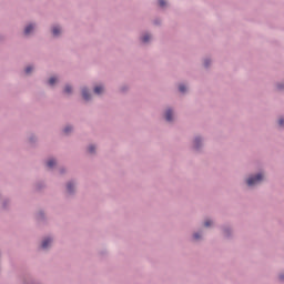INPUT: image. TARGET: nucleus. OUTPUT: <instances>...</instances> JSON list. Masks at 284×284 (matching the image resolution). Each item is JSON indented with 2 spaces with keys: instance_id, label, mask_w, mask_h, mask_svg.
<instances>
[{
  "instance_id": "obj_1",
  "label": "nucleus",
  "mask_w": 284,
  "mask_h": 284,
  "mask_svg": "<svg viewBox=\"0 0 284 284\" xmlns=\"http://www.w3.org/2000/svg\"><path fill=\"white\" fill-rule=\"evenodd\" d=\"M261 181H263V174L260 173L256 176L248 178L246 183L250 187H252L253 185H258Z\"/></svg>"
},
{
  "instance_id": "obj_2",
  "label": "nucleus",
  "mask_w": 284,
  "mask_h": 284,
  "mask_svg": "<svg viewBox=\"0 0 284 284\" xmlns=\"http://www.w3.org/2000/svg\"><path fill=\"white\" fill-rule=\"evenodd\" d=\"M51 243H52L51 239L43 240L42 245H41L42 250H48V247L50 246Z\"/></svg>"
},
{
  "instance_id": "obj_3",
  "label": "nucleus",
  "mask_w": 284,
  "mask_h": 284,
  "mask_svg": "<svg viewBox=\"0 0 284 284\" xmlns=\"http://www.w3.org/2000/svg\"><path fill=\"white\" fill-rule=\"evenodd\" d=\"M52 33H53V37H59V34H61V28L53 27Z\"/></svg>"
},
{
  "instance_id": "obj_4",
  "label": "nucleus",
  "mask_w": 284,
  "mask_h": 284,
  "mask_svg": "<svg viewBox=\"0 0 284 284\" xmlns=\"http://www.w3.org/2000/svg\"><path fill=\"white\" fill-rule=\"evenodd\" d=\"M33 30H34V26L29 24L24 29V34H30V32H32Z\"/></svg>"
},
{
  "instance_id": "obj_5",
  "label": "nucleus",
  "mask_w": 284,
  "mask_h": 284,
  "mask_svg": "<svg viewBox=\"0 0 284 284\" xmlns=\"http://www.w3.org/2000/svg\"><path fill=\"white\" fill-rule=\"evenodd\" d=\"M82 97L85 101H89L90 99V93H88V89L82 90Z\"/></svg>"
},
{
  "instance_id": "obj_6",
  "label": "nucleus",
  "mask_w": 284,
  "mask_h": 284,
  "mask_svg": "<svg viewBox=\"0 0 284 284\" xmlns=\"http://www.w3.org/2000/svg\"><path fill=\"white\" fill-rule=\"evenodd\" d=\"M165 120H166V121H172V110H168V111L165 112Z\"/></svg>"
},
{
  "instance_id": "obj_7",
  "label": "nucleus",
  "mask_w": 284,
  "mask_h": 284,
  "mask_svg": "<svg viewBox=\"0 0 284 284\" xmlns=\"http://www.w3.org/2000/svg\"><path fill=\"white\" fill-rule=\"evenodd\" d=\"M102 92H103V87H95L94 88V93L95 94H102Z\"/></svg>"
},
{
  "instance_id": "obj_8",
  "label": "nucleus",
  "mask_w": 284,
  "mask_h": 284,
  "mask_svg": "<svg viewBox=\"0 0 284 284\" xmlns=\"http://www.w3.org/2000/svg\"><path fill=\"white\" fill-rule=\"evenodd\" d=\"M47 165H48V168H54V165H57V161H54V160H49V161L47 162Z\"/></svg>"
},
{
  "instance_id": "obj_9",
  "label": "nucleus",
  "mask_w": 284,
  "mask_h": 284,
  "mask_svg": "<svg viewBox=\"0 0 284 284\" xmlns=\"http://www.w3.org/2000/svg\"><path fill=\"white\" fill-rule=\"evenodd\" d=\"M142 41L143 43H148L150 41V34H145L143 38H142Z\"/></svg>"
},
{
  "instance_id": "obj_10",
  "label": "nucleus",
  "mask_w": 284,
  "mask_h": 284,
  "mask_svg": "<svg viewBox=\"0 0 284 284\" xmlns=\"http://www.w3.org/2000/svg\"><path fill=\"white\" fill-rule=\"evenodd\" d=\"M57 83V78L49 79V85H54Z\"/></svg>"
},
{
  "instance_id": "obj_11",
  "label": "nucleus",
  "mask_w": 284,
  "mask_h": 284,
  "mask_svg": "<svg viewBox=\"0 0 284 284\" xmlns=\"http://www.w3.org/2000/svg\"><path fill=\"white\" fill-rule=\"evenodd\" d=\"M64 92H65L67 94H70V92H72V87L67 85V87L64 88Z\"/></svg>"
},
{
  "instance_id": "obj_12",
  "label": "nucleus",
  "mask_w": 284,
  "mask_h": 284,
  "mask_svg": "<svg viewBox=\"0 0 284 284\" xmlns=\"http://www.w3.org/2000/svg\"><path fill=\"white\" fill-rule=\"evenodd\" d=\"M73 187H74V184L69 183V184L67 185L68 192H72Z\"/></svg>"
},
{
  "instance_id": "obj_13",
  "label": "nucleus",
  "mask_w": 284,
  "mask_h": 284,
  "mask_svg": "<svg viewBox=\"0 0 284 284\" xmlns=\"http://www.w3.org/2000/svg\"><path fill=\"white\" fill-rule=\"evenodd\" d=\"M160 8H165V0H159Z\"/></svg>"
},
{
  "instance_id": "obj_14",
  "label": "nucleus",
  "mask_w": 284,
  "mask_h": 284,
  "mask_svg": "<svg viewBox=\"0 0 284 284\" xmlns=\"http://www.w3.org/2000/svg\"><path fill=\"white\" fill-rule=\"evenodd\" d=\"M204 225H205V227H210V225H212V221L206 220V221L204 222Z\"/></svg>"
},
{
  "instance_id": "obj_15",
  "label": "nucleus",
  "mask_w": 284,
  "mask_h": 284,
  "mask_svg": "<svg viewBox=\"0 0 284 284\" xmlns=\"http://www.w3.org/2000/svg\"><path fill=\"white\" fill-rule=\"evenodd\" d=\"M30 72H32V67H27L26 68V74H30Z\"/></svg>"
},
{
  "instance_id": "obj_16",
  "label": "nucleus",
  "mask_w": 284,
  "mask_h": 284,
  "mask_svg": "<svg viewBox=\"0 0 284 284\" xmlns=\"http://www.w3.org/2000/svg\"><path fill=\"white\" fill-rule=\"evenodd\" d=\"M71 131H72V128H70V126H67V128L64 129V133H65V134H69Z\"/></svg>"
},
{
  "instance_id": "obj_17",
  "label": "nucleus",
  "mask_w": 284,
  "mask_h": 284,
  "mask_svg": "<svg viewBox=\"0 0 284 284\" xmlns=\"http://www.w3.org/2000/svg\"><path fill=\"white\" fill-rule=\"evenodd\" d=\"M179 90H180V92H185V85L181 84V85L179 87Z\"/></svg>"
},
{
  "instance_id": "obj_18",
  "label": "nucleus",
  "mask_w": 284,
  "mask_h": 284,
  "mask_svg": "<svg viewBox=\"0 0 284 284\" xmlns=\"http://www.w3.org/2000/svg\"><path fill=\"white\" fill-rule=\"evenodd\" d=\"M89 152H90V154L94 153V145L89 146Z\"/></svg>"
},
{
  "instance_id": "obj_19",
  "label": "nucleus",
  "mask_w": 284,
  "mask_h": 284,
  "mask_svg": "<svg viewBox=\"0 0 284 284\" xmlns=\"http://www.w3.org/2000/svg\"><path fill=\"white\" fill-rule=\"evenodd\" d=\"M200 141H201V140H200L199 138L195 139V141H194L195 148H199V142H200Z\"/></svg>"
},
{
  "instance_id": "obj_20",
  "label": "nucleus",
  "mask_w": 284,
  "mask_h": 284,
  "mask_svg": "<svg viewBox=\"0 0 284 284\" xmlns=\"http://www.w3.org/2000/svg\"><path fill=\"white\" fill-rule=\"evenodd\" d=\"M193 237H194L195 240H199V239H201V235H200L199 233H195V234L193 235Z\"/></svg>"
},
{
  "instance_id": "obj_21",
  "label": "nucleus",
  "mask_w": 284,
  "mask_h": 284,
  "mask_svg": "<svg viewBox=\"0 0 284 284\" xmlns=\"http://www.w3.org/2000/svg\"><path fill=\"white\" fill-rule=\"evenodd\" d=\"M278 123H280V125H283V124H284V119L281 118V119L278 120Z\"/></svg>"
},
{
  "instance_id": "obj_22",
  "label": "nucleus",
  "mask_w": 284,
  "mask_h": 284,
  "mask_svg": "<svg viewBox=\"0 0 284 284\" xmlns=\"http://www.w3.org/2000/svg\"><path fill=\"white\" fill-rule=\"evenodd\" d=\"M204 65H205V68H207V65H209V62H207V61H205V62H204Z\"/></svg>"
},
{
  "instance_id": "obj_23",
  "label": "nucleus",
  "mask_w": 284,
  "mask_h": 284,
  "mask_svg": "<svg viewBox=\"0 0 284 284\" xmlns=\"http://www.w3.org/2000/svg\"><path fill=\"white\" fill-rule=\"evenodd\" d=\"M280 278H281V281H283V278H284L283 275H281Z\"/></svg>"
}]
</instances>
